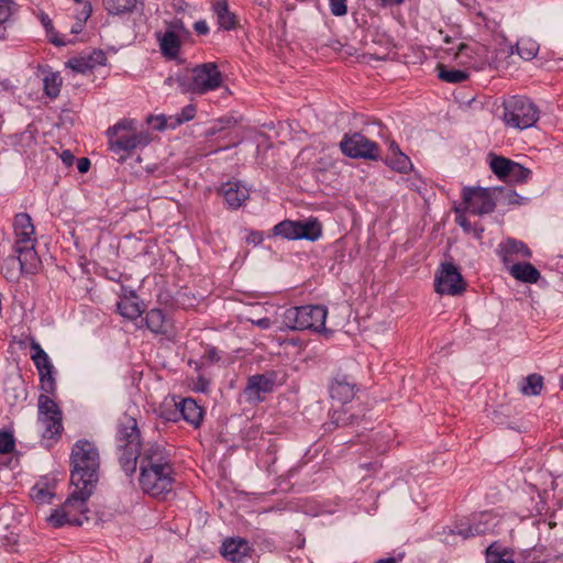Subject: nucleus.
Wrapping results in <instances>:
<instances>
[{"label": "nucleus", "mask_w": 563, "mask_h": 563, "mask_svg": "<svg viewBox=\"0 0 563 563\" xmlns=\"http://www.w3.org/2000/svg\"><path fill=\"white\" fill-rule=\"evenodd\" d=\"M70 481L77 494L89 498L99 479L100 456L96 445L87 440L77 441L71 450Z\"/></svg>", "instance_id": "obj_1"}, {"label": "nucleus", "mask_w": 563, "mask_h": 563, "mask_svg": "<svg viewBox=\"0 0 563 563\" xmlns=\"http://www.w3.org/2000/svg\"><path fill=\"white\" fill-rule=\"evenodd\" d=\"M222 80V74L217 64L203 63L191 69H186L175 77H168L166 82L169 86L176 85L184 93L194 92L203 95L218 89Z\"/></svg>", "instance_id": "obj_2"}, {"label": "nucleus", "mask_w": 563, "mask_h": 563, "mask_svg": "<svg viewBox=\"0 0 563 563\" xmlns=\"http://www.w3.org/2000/svg\"><path fill=\"white\" fill-rule=\"evenodd\" d=\"M115 441L121 467L126 475H131L136 471V453L143 446L137 422L133 417L125 415L119 420Z\"/></svg>", "instance_id": "obj_3"}, {"label": "nucleus", "mask_w": 563, "mask_h": 563, "mask_svg": "<svg viewBox=\"0 0 563 563\" xmlns=\"http://www.w3.org/2000/svg\"><path fill=\"white\" fill-rule=\"evenodd\" d=\"M109 145L112 152L129 153L136 148L146 146L152 141L148 131L137 130L136 122L131 119H123L107 131Z\"/></svg>", "instance_id": "obj_4"}, {"label": "nucleus", "mask_w": 563, "mask_h": 563, "mask_svg": "<svg viewBox=\"0 0 563 563\" xmlns=\"http://www.w3.org/2000/svg\"><path fill=\"white\" fill-rule=\"evenodd\" d=\"M328 311L323 306L290 307L283 313V323L290 330L324 329Z\"/></svg>", "instance_id": "obj_5"}, {"label": "nucleus", "mask_w": 563, "mask_h": 563, "mask_svg": "<svg viewBox=\"0 0 563 563\" xmlns=\"http://www.w3.org/2000/svg\"><path fill=\"white\" fill-rule=\"evenodd\" d=\"M503 118L507 126L525 130L537 123L539 109L529 98L514 96L504 102Z\"/></svg>", "instance_id": "obj_6"}, {"label": "nucleus", "mask_w": 563, "mask_h": 563, "mask_svg": "<svg viewBox=\"0 0 563 563\" xmlns=\"http://www.w3.org/2000/svg\"><path fill=\"white\" fill-rule=\"evenodd\" d=\"M41 394L37 400V424L44 439L60 437L63 431V413L58 405L48 396Z\"/></svg>", "instance_id": "obj_7"}, {"label": "nucleus", "mask_w": 563, "mask_h": 563, "mask_svg": "<svg viewBox=\"0 0 563 563\" xmlns=\"http://www.w3.org/2000/svg\"><path fill=\"white\" fill-rule=\"evenodd\" d=\"M175 482L174 468H151L140 472L139 483L141 489L158 498H165L166 495L172 493Z\"/></svg>", "instance_id": "obj_8"}, {"label": "nucleus", "mask_w": 563, "mask_h": 563, "mask_svg": "<svg viewBox=\"0 0 563 563\" xmlns=\"http://www.w3.org/2000/svg\"><path fill=\"white\" fill-rule=\"evenodd\" d=\"M89 498H84L81 494H77V490H73L69 497L66 499L62 509L56 510L48 518L49 522L54 527H62L66 523L81 526L87 517L86 503Z\"/></svg>", "instance_id": "obj_9"}, {"label": "nucleus", "mask_w": 563, "mask_h": 563, "mask_svg": "<svg viewBox=\"0 0 563 563\" xmlns=\"http://www.w3.org/2000/svg\"><path fill=\"white\" fill-rule=\"evenodd\" d=\"M499 518L492 511H484L474 515L472 518L456 522L455 529L451 530L452 534L461 536L468 539L475 536L492 533L499 523Z\"/></svg>", "instance_id": "obj_10"}, {"label": "nucleus", "mask_w": 563, "mask_h": 563, "mask_svg": "<svg viewBox=\"0 0 563 563\" xmlns=\"http://www.w3.org/2000/svg\"><path fill=\"white\" fill-rule=\"evenodd\" d=\"M344 155L352 158H364L376 161L379 157L378 145L361 133L344 135L340 143Z\"/></svg>", "instance_id": "obj_11"}, {"label": "nucleus", "mask_w": 563, "mask_h": 563, "mask_svg": "<svg viewBox=\"0 0 563 563\" xmlns=\"http://www.w3.org/2000/svg\"><path fill=\"white\" fill-rule=\"evenodd\" d=\"M466 284L452 263H443L434 279L435 291L440 295L457 296L465 290Z\"/></svg>", "instance_id": "obj_12"}, {"label": "nucleus", "mask_w": 563, "mask_h": 563, "mask_svg": "<svg viewBox=\"0 0 563 563\" xmlns=\"http://www.w3.org/2000/svg\"><path fill=\"white\" fill-rule=\"evenodd\" d=\"M32 351L31 360L40 374L41 389L45 394H54L56 390V380L54 377V366L47 353L41 347L40 343L32 340L30 343Z\"/></svg>", "instance_id": "obj_13"}, {"label": "nucleus", "mask_w": 563, "mask_h": 563, "mask_svg": "<svg viewBox=\"0 0 563 563\" xmlns=\"http://www.w3.org/2000/svg\"><path fill=\"white\" fill-rule=\"evenodd\" d=\"M140 472L151 468H173L168 452L157 443H146L136 453Z\"/></svg>", "instance_id": "obj_14"}, {"label": "nucleus", "mask_w": 563, "mask_h": 563, "mask_svg": "<svg viewBox=\"0 0 563 563\" xmlns=\"http://www.w3.org/2000/svg\"><path fill=\"white\" fill-rule=\"evenodd\" d=\"M492 194V190L488 188L465 187L463 189V203L465 209L477 216L493 212L496 202Z\"/></svg>", "instance_id": "obj_15"}, {"label": "nucleus", "mask_w": 563, "mask_h": 563, "mask_svg": "<svg viewBox=\"0 0 563 563\" xmlns=\"http://www.w3.org/2000/svg\"><path fill=\"white\" fill-rule=\"evenodd\" d=\"M275 386V374H256L247 379L244 395L247 401L258 402L264 399L263 395L272 393Z\"/></svg>", "instance_id": "obj_16"}, {"label": "nucleus", "mask_w": 563, "mask_h": 563, "mask_svg": "<svg viewBox=\"0 0 563 563\" xmlns=\"http://www.w3.org/2000/svg\"><path fill=\"white\" fill-rule=\"evenodd\" d=\"M498 254L504 265L509 268L510 265L517 264L519 260L530 258L532 253L530 249L521 241L507 239L498 245Z\"/></svg>", "instance_id": "obj_17"}, {"label": "nucleus", "mask_w": 563, "mask_h": 563, "mask_svg": "<svg viewBox=\"0 0 563 563\" xmlns=\"http://www.w3.org/2000/svg\"><path fill=\"white\" fill-rule=\"evenodd\" d=\"M251 547L244 539H228L222 544V554L234 563H253Z\"/></svg>", "instance_id": "obj_18"}, {"label": "nucleus", "mask_w": 563, "mask_h": 563, "mask_svg": "<svg viewBox=\"0 0 563 563\" xmlns=\"http://www.w3.org/2000/svg\"><path fill=\"white\" fill-rule=\"evenodd\" d=\"M221 191L230 209H239L250 197V189L239 180L223 184Z\"/></svg>", "instance_id": "obj_19"}, {"label": "nucleus", "mask_w": 563, "mask_h": 563, "mask_svg": "<svg viewBox=\"0 0 563 563\" xmlns=\"http://www.w3.org/2000/svg\"><path fill=\"white\" fill-rule=\"evenodd\" d=\"M107 62V56L102 51H93L89 54H82L70 58L67 62L69 68L76 73L86 74L97 66H102Z\"/></svg>", "instance_id": "obj_20"}, {"label": "nucleus", "mask_w": 563, "mask_h": 563, "mask_svg": "<svg viewBox=\"0 0 563 563\" xmlns=\"http://www.w3.org/2000/svg\"><path fill=\"white\" fill-rule=\"evenodd\" d=\"M15 235L14 244L35 243V228L29 213L21 212L15 214L13 221Z\"/></svg>", "instance_id": "obj_21"}, {"label": "nucleus", "mask_w": 563, "mask_h": 563, "mask_svg": "<svg viewBox=\"0 0 563 563\" xmlns=\"http://www.w3.org/2000/svg\"><path fill=\"white\" fill-rule=\"evenodd\" d=\"M34 246L35 243L14 244V252L18 254L20 268L27 274L35 273L40 264Z\"/></svg>", "instance_id": "obj_22"}, {"label": "nucleus", "mask_w": 563, "mask_h": 563, "mask_svg": "<svg viewBox=\"0 0 563 563\" xmlns=\"http://www.w3.org/2000/svg\"><path fill=\"white\" fill-rule=\"evenodd\" d=\"M145 323L150 331L156 334H168L173 324L161 309H151L145 316Z\"/></svg>", "instance_id": "obj_23"}, {"label": "nucleus", "mask_w": 563, "mask_h": 563, "mask_svg": "<svg viewBox=\"0 0 563 563\" xmlns=\"http://www.w3.org/2000/svg\"><path fill=\"white\" fill-rule=\"evenodd\" d=\"M508 272L515 279L526 284H536L541 277L540 272L529 262L512 264Z\"/></svg>", "instance_id": "obj_24"}, {"label": "nucleus", "mask_w": 563, "mask_h": 563, "mask_svg": "<svg viewBox=\"0 0 563 563\" xmlns=\"http://www.w3.org/2000/svg\"><path fill=\"white\" fill-rule=\"evenodd\" d=\"M179 418L198 428L202 421V409L198 404L191 399L186 398L177 402Z\"/></svg>", "instance_id": "obj_25"}, {"label": "nucleus", "mask_w": 563, "mask_h": 563, "mask_svg": "<svg viewBox=\"0 0 563 563\" xmlns=\"http://www.w3.org/2000/svg\"><path fill=\"white\" fill-rule=\"evenodd\" d=\"M386 164L399 173H408L412 168L409 157L400 151L395 142H391L389 145V154L386 157Z\"/></svg>", "instance_id": "obj_26"}, {"label": "nucleus", "mask_w": 563, "mask_h": 563, "mask_svg": "<svg viewBox=\"0 0 563 563\" xmlns=\"http://www.w3.org/2000/svg\"><path fill=\"white\" fill-rule=\"evenodd\" d=\"M136 294L134 290H129L128 294H124L121 297V300L118 302V311L119 313L129 319L135 320L142 313L141 307L136 301Z\"/></svg>", "instance_id": "obj_27"}, {"label": "nucleus", "mask_w": 563, "mask_h": 563, "mask_svg": "<svg viewBox=\"0 0 563 563\" xmlns=\"http://www.w3.org/2000/svg\"><path fill=\"white\" fill-rule=\"evenodd\" d=\"M212 11L217 16L218 24L224 30H232L236 26V16L229 10L227 0H214Z\"/></svg>", "instance_id": "obj_28"}, {"label": "nucleus", "mask_w": 563, "mask_h": 563, "mask_svg": "<svg viewBox=\"0 0 563 563\" xmlns=\"http://www.w3.org/2000/svg\"><path fill=\"white\" fill-rule=\"evenodd\" d=\"M355 384L350 382L346 377L335 379L330 387V394L332 399H336L340 402H349L355 396Z\"/></svg>", "instance_id": "obj_29"}, {"label": "nucleus", "mask_w": 563, "mask_h": 563, "mask_svg": "<svg viewBox=\"0 0 563 563\" xmlns=\"http://www.w3.org/2000/svg\"><path fill=\"white\" fill-rule=\"evenodd\" d=\"M159 47L164 56L175 58L180 49V40L175 32L167 31L159 37Z\"/></svg>", "instance_id": "obj_30"}, {"label": "nucleus", "mask_w": 563, "mask_h": 563, "mask_svg": "<svg viewBox=\"0 0 563 563\" xmlns=\"http://www.w3.org/2000/svg\"><path fill=\"white\" fill-rule=\"evenodd\" d=\"M543 387V377L539 374L528 375L520 384V391L526 396H537Z\"/></svg>", "instance_id": "obj_31"}, {"label": "nucleus", "mask_w": 563, "mask_h": 563, "mask_svg": "<svg viewBox=\"0 0 563 563\" xmlns=\"http://www.w3.org/2000/svg\"><path fill=\"white\" fill-rule=\"evenodd\" d=\"M273 232L288 240H299V221H282L274 227Z\"/></svg>", "instance_id": "obj_32"}, {"label": "nucleus", "mask_w": 563, "mask_h": 563, "mask_svg": "<svg viewBox=\"0 0 563 563\" xmlns=\"http://www.w3.org/2000/svg\"><path fill=\"white\" fill-rule=\"evenodd\" d=\"M439 78L445 82L459 84L468 79L470 74L466 70L448 68L444 65L438 66Z\"/></svg>", "instance_id": "obj_33"}, {"label": "nucleus", "mask_w": 563, "mask_h": 563, "mask_svg": "<svg viewBox=\"0 0 563 563\" xmlns=\"http://www.w3.org/2000/svg\"><path fill=\"white\" fill-rule=\"evenodd\" d=\"M515 162L503 157V156H494L490 159V168L493 173L503 180H506L510 174V170L514 166Z\"/></svg>", "instance_id": "obj_34"}, {"label": "nucleus", "mask_w": 563, "mask_h": 563, "mask_svg": "<svg viewBox=\"0 0 563 563\" xmlns=\"http://www.w3.org/2000/svg\"><path fill=\"white\" fill-rule=\"evenodd\" d=\"M321 235V225L317 220L299 221V240L316 241Z\"/></svg>", "instance_id": "obj_35"}, {"label": "nucleus", "mask_w": 563, "mask_h": 563, "mask_svg": "<svg viewBox=\"0 0 563 563\" xmlns=\"http://www.w3.org/2000/svg\"><path fill=\"white\" fill-rule=\"evenodd\" d=\"M106 10L111 14H121L132 11L136 0H103Z\"/></svg>", "instance_id": "obj_36"}, {"label": "nucleus", "mask_w": 563, "mask_h": 563, "mask_svg": "<svg viewBox=\"0 0 563 563\" xmlns=\"http://www.w3.org/2000/svg\"><path fill=\"white\" fill-rule=\"evenodd\" d=\"M516 48L517 53L525 60H531L537 56L539 52L538 43L530 38H521L520 41H518Z\"/></svg>", "instance_id": "obj_37"}, {"label": "nucleus", "mask_w": 563, "mask_h": 563, "mask_svg": "<svg viewBox=\"0 0 563 563\" xmlns=\"http://www.w3.org/2000/svg\"><path fill=\"white\" fill-rule=\"evenodd\" d=\"M44 92L49 98H56L60 92L62 78L57 73H49L43 79Z\"/></svg>", "instance_id": "obj_38"}, {"label": "nucleus", "mask_w": 563, "mask_h": 563, "mask_svg": "<svg viewBox=\"0 0 563 563\" xmlns=\"http://www.w3.org/2000/svg\"><path fill=\"white\" fill-rule=\"evenodd\" d=\"M531 174L532 173L529 168H526L522 165H520L519 163L515 162L506 181L515 183V184H523L530 179Z\"/></svg>", "instance_id": "obj_39"}, {"label": "nucleus", "mask_w": 563, "mask_h": 563, "mask_svg": "<svg viewBox=\"0 0 563 563\" xmlns=\"http://www.w3.org/2000/svg\"><path fill=\"white\" fill-rule=\"evenodd\" d=\"M196 106L187 104L180 112V114L176 117H169L170 119V128H176L177 125L188 122L192 120L196 115Z\"/></svg>", "instance_id": "obj_40"}, {"label": "nucleus", "mask_w": 563, "mask_h": 563, "mask_svg": "<svg viewBox=\"0 0 563 563\" xmlns=\"http://www.w3.org/2000/svg\"><path fill=\"white\" fill-rule=\"evenodd\" d=\"M486 563H515L511 555L507 552L500 553L494 549L492 544L486 550Z\"/></svg>", "instance_id": "obj_41"}, {"label": "nucleus", "mask_w": 563, "mask_h": 563, "mask_svg": "<svg viewBox=\"0 0 563 563\" xmlns=\"http://www.w3.org/2000/svg\"><path fill=\"white\" fill-rule=\"evenodd\" d=\"M236 120L233 117H224L219 119L212 126H210L207 131L208 136H213L219 132L224 131L233 125H235Z\"/></svg>", "instance_id": "obj_42"}, {"label": "nucleus", "mask_w": 563, "mask_h": 563, "mask_svg": "<svg viewBox=\"0 0 563 563\" xmlns=\"http://www.w3.org/2000/svg\"><path fill=\"white\" fill-rule=\"evenodd\" d=\"M457 223L463 228V230L467 233H472L476 239H481L484 232V228L481 225H472V223L463 216L456 218Z\"/></svg>", "instance_id": "obj_43"}, {"label": "nucleus", "mask_w": 563, "mask_h": 563, "mask_svg": "<svg viewBox=\"0 0 563 563\" xmlns=\"http://www.w3.org/2000/svg\"><path fill=\"white\" fill-rule=\"evenodd\" d=\"M147 123L151 124L155 130L162 131L166 128H170V119L164 114L159 115H150L147 118Z\"/></svg>", "instance_id": "obj_44"}, {"label": "nucleus", "mask_w": 563, "mask_h": 563, "mask_svg": "<svg viewBox=\"0 0 563 563\" xmlns=\"http://www.w3.org/2000/svg\"><path fill=\"white\" fill-rule=\"evenodd\" d=\"M14 449V439L8 432H0V454L10 453Z\"/></svg>", "instance_id": "obj_45"}, {"label": "nucleus", "mask_w": 563, "mask_h": 563, "mask_svg": "<svg viewBox=\"0 0 563 563\" xmlns=\"http://www.w3.org/2000/svg\"><path fill=\"white\" fill-rule=\"evenodd\" d=\"M471 53H473V49L471 46H468L465 43H460L457 45V49L455 52V58L460 59L461 64H468V59L471 58Z\"/></svg>", "instance_id": "obj_46"}, {"label": "nucleus", "mask_w": 563, "mask_h": 563, "mask_svg": "<svg viewBox=\"0 0 563 563\" xmlns=\"http://www.w3.org/2000/svg\"><path fill=\"white\" fill-rule=\"evenodd\" d=\"M53 495L44 487L34 486L32 488V498L38 503H49Z\"/></svg>", "instance_id": "obj_47"}, {"label": "nucleus", "mask_w": 563, "mask_h": 563, "mask_svg": "<svg viewBox=\"0 0 563 563\" xmlns=\"http://www.w3.org/2000/svg\"><path fill=\"white\" fill-rule=\"evenodd\" d=\"M331 13L335 16L346 14V0H329Z\"/></svg>", "instance_id": "obj_48"}, {"label": "nucleus", "mask_w": 563, "mask_h": 563, "mask_svg": "<svg viewBox=\"0 0 563 563\" xmlns=\"http://www.w3.org/2000/svg\"><path fill=\"white\" fill-rule=\"evenodd\" d=\"M12 14V2L0 0V24L7 22Z\"/></svg>", "instance_id": "obj_49"}, {"label": "nucleus", "mask_w": 563, "mask_h": 563, "mask_svg": "<svg viewBox=\"0 0 563 563\" xmlns=\"http://www.w3.org/2000/svg\"><path fill=\"white\" fill-rule=\"evenodd\" d=\"M161 417L164 418L167 421H178L179 419V412H178V406L177 402L173 404L172 409H165L161 412Z\"/></svg>", "instance_id": "obj_50"}, {"label": "nucleus", "mask_w": 563, "mask_h": 563, "mask_svg": "<svg viewBox=\"0 0 563 563\" xmlns=\"http://www.w3.org/2000/svg\"><path fill=\"white\" fill-rule=\"evenodd\" d=\"M194 30L199 35H207L209 33V26L205 20H199L194 23Z\"/></svg>", "instance_id": "obj_51"}, {"label": "nucleus", "mask_w": 563, "mask_h": 563, "mask_svg": "<svg viewBox=\"0 0 563 563\" xmlns=\"http://www.w3.org/2000/svg\"><path fill=\"white\" fill-rule=\"evenodd\" d=\"M90 168V161L86 157L79 158L77 162V169L79 173H87Z\"/></svg>", "instance_id": "obj_52"}, {"label": "nucleus", "mask_w": 563, "mask_h": 563, "mask_svg": "<svg viewBox=\"0 0 563 563\" xmlns=\"http://www.w3.org/2000/svg\"><path fill=\"white\" fill-rule=\"evenodd\" d=\"M253 323L260 327L261 329H268L272 324V321L269 318H261L256 321H253Z\"/></svg>", "instance_id": "obj_53"}, {"label": "nucleus", "mask_w": 563, "mask_h": 563, "mask_svg": "<svg viewBox=\"0 0 563 563\" xmlns=\"http://www.w3.org/2000/svg\"><path fill=\"white\" fill-rule=\"evenodd\" d=\"M404 2L405 0H379L380 5L383 7L400 5Z\"/></svg>", "instance_id": "obj_54"}, {"label": "nucleus", "mask_w": 563, "mask_h": 563, "mask_svg": "<svg viewBox=\"0 0 563 563\" xmlns=\"http://www.w3.org/2000/svg\"><path fill=\"white\" fill-rule=\"evenodd\" d=\"M41 22H42L43 26H44L47 31H49V30L53 27L52 21H51V19L48 18V15H47V14H44V13H42V14H41Z\"/></svg>", "instance_id": "obj_55"}, {"label": "nucleus", "mask_w": 563, "mask_h": 563, "mask_svg": "<svg viewBox=\"0 0 563 563\" xmlns=\"http://www.w3.org/2000/svg\"><path fill=\"white\" fill-rule=\"evenodd\" d=\"M206 357H208V360H209L210 362H214V361H218V360H219V356H218V354H217V352H216V350H214V349L209 350V351L206 353Z\"/></svg>", "instance_id": "obj_56"}, {"label": "nucleus", "mask_w": 563, "mask_h": 563, "mask_svg": "<svg viewBox=\"0 0 563 563\" xmlns=\"http://www.w3.org/2000/svg\"><path fill=\"white\" fill-rule=\"evenodd\" d=\"M62 157H63L64 162H66L67 164H70L74 158V156L71 155V153L69 151H65L63 153Z\"/></svg>", "instance_id": "obj_57"}, {"label": "nucleus", "mask_w": 563, "mask_h": 563, "mask_svg": "<svg viewBox=\"0 0 563 563\" xmlns=\"http://www.w3.org/2000/svg\"><path fill=\"white\" fill-rule=\"evenodd\" d=\"M375 563H397V562L394 558H388V559H380V560L376 561Z\"/></svg>", "instance_id": "obj_58"}, {"label": "nucleus", "mask_w": 563, "mask_h": 563, "mask_svg": "<svg viewBox=\"0 0 563 563\" xmlns=\"http://www.w3.org/2000/svg\"><path fill=\"white\" fill-rule=\"evenodd\" d=\"M84 12H85V19H88V18H89V15H90V13H91V7H90V4H86V5H85V11H84Z\"/></svg>", "instance_id": "obj_59"}, {"label": "nucleus", "mask_w": 563, "mask_h": 563, "mask_svg": "<svg viewBox=\"0 0 563 563\" xmlns=\"http://www.w3.org/2000/svg\"><path fill=\"white\" fill-rule=\"evenodd\" d=\"M200 382H202V386L198 387V389L203 391L207 388V382L205 379H202V378L200 379Z\"/></svg>", "instance_id": "obj_60"}, {"label": "nucleus", "mask_w": 563, "mask_h": 563, "mask_svg": "<svg viewBox=\"0 0 563 563\" xmlns=\"http://www.w3.org/2000/svg\"><path fill=\"white\" fill-rule=\"evenodd\" d=\"M445 42H446V43H450V42H451V40H450V37H449V36H446V37H445Z\"/></svg>", "instance_id": "obj_61"}, {"label": "nucleus", "mask_w": 563, "mask_h": 563, "mask_svg": "<svg viewBox=\"0 0 563 563\" xmlns=\"http://www.w3.org/2000/svg\"><path fill=\"white\" fill-rule=\"evenodd\" d=\"M74 1L77 2V3H80L82 0H74Z\"/></svg>", "instance_id": "obj_62"}]
</instances>
